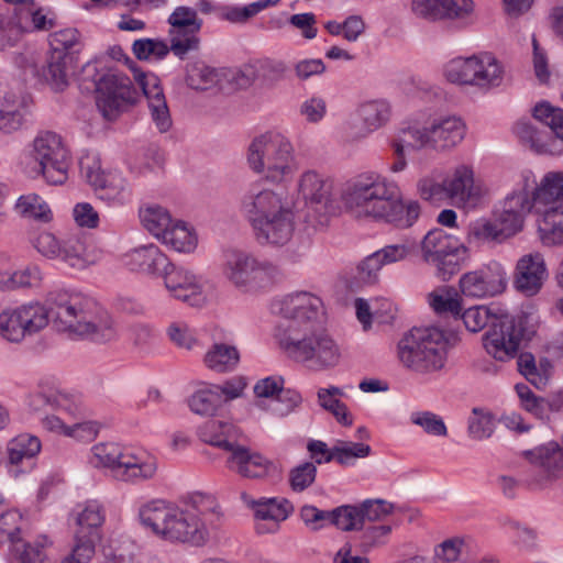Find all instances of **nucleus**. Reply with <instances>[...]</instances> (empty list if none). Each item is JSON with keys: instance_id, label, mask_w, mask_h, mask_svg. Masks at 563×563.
Returning <instances> with one entry per match:
<instances>
[{"instance_id": "1", "label": "nucleus", "mask_w": 563, "mask_h": 563, "mask_svg": "<svg viewBox=\"0 0 563 563\" xmlns=\"http://www.w3.org/2000/svg\"><path fill=\"white\" fill-rule=\"evenodd\" d=\"M221 517L217 500L201 493L191 494L181 505L152 498L137 509L139 522L146 532L164 542L192 548L210 542Z\"/></svg>"}, {"instance_id": "2", "label": "nucleus", "mask_w": 563, "mask_h": 563, "mask_svg": "<svg viewBox=\"0 0 563 563\" xmlns=\"http://www.w3.org/2000/svg\"><path fill=\"white\" fill-rule=\"evenodd\" d=\"M341 201L356 219L385 221L399 229L412 227L421 213L417 200H402L398 186L374 172L349 180L341 191Z\"/></svg>"}, {"instance_id": "3", "label": "nucleus", "mask_w": 563, "mask_h": 563, "mask_svg": "<svg viewBox=\"0 0 563 563\" xmlns=\"http://www.w3.org/2000/svg\"><path fill=\"white\" fill-rule=\"evenodd\" d=\"M54 324L58 331L74 339L107 343L117 339L112 317L93 299L80 294L59 290L49 297Z\"/></svg>"}, {"instance_id": "4", "label": "nucleus", "mask_w": 563, "mask_h": 563, "mask_svg": "<svg viewBox=\"0 0 563 563\" xmlns=\"http://www.w3.org/2000/svg\"><path fill=\"white\" fill-rule=\"evenodd\" d=\"M241 210L261 245L284 246L296 230V212L287 195L273 189L250 191Z\"/></svg>"}, {"instance_id": "5", "label": "nucleus", "mask_w": 563, "mask_h": 563, "mask_svg": "<svg viewBox=\"0 0 563 563\" xmlns=\"http://www.w3.org/2000/svg\"><path fill=\"white\" fill-rule=\"evenodd\" d=\"M91 465L104 468L118 482L137 485L154 479L158 473V459L141 446L98 443L91 448Z\"/></svg>"}, {"instance_id": "6", "label": "nucleus", "mask_w": 563, "mask_h": 563, "mask_svg": "<svg viewBox=\"0 0 563 563\" xmlns=\"http://www.w3.org/2000/svg\"><path fill=\"white\" fill-rule=\"evenodd\" d=\"M449 341L438 328H413L398 341L397 357L408 371L431 375L444 368Z\"/></svg>"}, {"instance_id": "7", "label": "nucleus", "mask_w": 563, "mask_h": 563, "mask_svg": "<svg viewBox=\"0 0 563 563\" xmlns=\"http://www.w3.org/2000/svg\"><path fill=\"white\" fill-rule=\"evenodd\" d=\"M251 169L274 184H283L297 172L294 145L279 131H267L256 136L249 146Z\"/></svg>"}, {"instance_id": "8", "label": "nucleus", "mask_w": 563, "mask_h": 563, "mask_svg": "<svg viewBox=\"0 0 563 563\" xmlns=\"http://www.w3.org/2000/svg\"><path fill=\"white\" fill-rule=\"evenodd\" d=\"M278 340L289 357L314 369L334 367L341 360L340 345L319 324L292 327L291 333H278Z\"/></svg>"}, {"instance_id": "9", "label": "nucleus", "mask_w": 563, "mask_h": 563, "mask_svg": "<svg viewBox=\"0 0 563 563\" xmlns=\"http://www.w3.org/2000/svg\"><path fill=\"white\" fill-rule=\"evenodd\" d=\"M219 267L222 277L244 292L264 288L278 276L275 264L240 250L224 251Z\"/></svg>"}, {"instance_id": "10", "label": "nucleus", "mask_w": 563, "mask_h": 563, "mask_svg": "<svg viewBox=\"0 0 563 563\" xmlns=\"http://www.w3.org/2000/svg\"><path fill=\"white\" fill-rule=\"evenodd\" d=\"M29 157L37 164L38 173L51 185L68 179L71 154L63 136L53 131H40L29 145Z\"/></svg>"}, {"instance_id": "11", "label": "nucleus", "mask_w": 563, "mask_h": 563, "mask_svg": "<svg viewBox=\"0 0 563 563\" xmlns=\"http://www.w3.org/2000/svg\"><path fill=\"white\" fill-rule=\"evenodd\" d=\"M466 133L464 122L456 117H441L427 121L424 124L415 122L406 128L405 141L412 150L431 148L448 151L459 145Z\"/></svg>"}, {"instance_id": "12", "label": "nucleus", "mask_w": 563, "mask_h": 563, "mask_svg": "<svg viewBox=\"0 0 563 563\" xmlns=\"http://www.w3.org/2000/svg\"><path fill=\"white\" fill-rule=\"evenodd\" d=\"M48 320L47 309L38 302L7 308L0 312V336L20 343L45 329Z\"/></svg>"}, {"instance_id": "13", "label": "nucleus", "mask_w": 563, "mask_h": 563, "mask_svg": "<svg viewBox=\"0 0 563 563\" xmlns=\"http://www.w3.org/2000/svg\"><path fill=\"white\" fill-rule=\"evenodd\" d=\"M97 107L104 119L114 120L137 100L131 79L120 73L104 74L96 86Z\"/></svg>"}, {"instance_id": "14", "label": "nucleus", "mask_w": 563, "mask_h": 563, "mask_svg": "<svg viewBox=\"0 0 563 563\" xmlns=\"http://www.w3.org/2000/svg\"><path fill=\"white\" fill-rule=\"evenodd\" d=\"M422 260L437 269L442 280L460 271V246L456 239L441 229L429 231L421 241Z\"/></svg>"}, {"instance_id": "15", "label": "nucleus", "mask_w": 563, "mask_h": 563, "mask_svg": "<svg viewBox=\"0 0 563 563\" xmlns=\"http://www.w3.org/2000/svg\"><path fill=\"white\" fill-rule=\"evenodd\" d=\"M323 308L320 297L308 291H296L275 303L276 311L287 320L279 327V333H291L292 327L300 329L319 324L318 318Z\"/></svg>"}, {"instance_id": "16", "label": "nucleus", "mask_w": 563, "mask_h": 563, "mask_svg": "<svg viewBox=\"0 0 563 563\" xmlns=\"http://www.w3.org/2000/svg\"><path fill=\"white\" fill-rule=\"evenodd\" d=\"M410 10L426 21L467 25L473 20L475 3L473 0H411Z\"/></svg>"}, {"instance_id": "17", "label": "nucleus", "mask_w": 563, "mask_h": 563, "mask_svg": "<svg viewBox=\"0 0 563 563\" xmlns=\"http://www.w3.org/2000/svg\"><path fill=\"white\" fill-rule=\"evenodd\" d=\"M522 329L508 317L495 318L483 336L486 353L498 362H508L518 355Z\"/></svg>"}, {"instance_id": "18", "label": "nucleus", "mask_w": 563, "mask_h": 563, "mask_svg": "<svg viewBox=\"0 0 563 563\" xmlns=\"http://www.w3.org/2000/svg\"><path fill=\"white\" fill-rule=\"evenodd\" d=\"M523 455L537 468L536 475L528 481L531 488L547 487L563 477V446L558 442H547L525 451Z\"/></svg>"}, {"instance_id": "19", "label": "nucleus", "mask_w": 563, "mask_h": 563, "mask_svg": "<svg viewBox=\"0 0 563 563\" xmlns=\"http://www.w3.org/2000/svg\"><path fill=\"white\" fill-rule=\"evenodd\" d=\"M459 285L466 297H494L506 289L507 272L500 263L492 261L476 271L465 273Z\"/></svg>"}, {"instance_id": "20", "label": "nucleus", "mask_w": 563, "mask_h": 563, "mask_svg": "<svg viewBox=\"0 0 563 563\" xmlns=\"http://www.w3.org/2000/svg\"><path fill=\"white\" fill-rule=\"evenodd\" d=\"M532 208L531 188L526 179L523 185L506 196L500 208L494 212V217L512 238L523 230L526 217Z\"/></svg>"}, {"instance_id": "21", "label": "nucleus", "mask_w": 563, "mask_h": 563, "mask_svg": "<svg viewBox=\"0 0 563 563\" xmlns=\"http://www.w3.org/2000/svg\"><path fill=\"white\" fill-rule=\"evenodd\" d=\"M451 203L457 208L475 207L482 200L484 190L475 181L471 166L461 164L444 178Z\"/></svg>"}, {"instance_id": "22", "label": "nucleus", "mask_w": 563, "mask_h": 563, "mask_svg": "<svg viewBox=\"0 0 563 563\" xmlns=\"http://www.w3.org/2000/svg\"><path fill=\"white\" fill-rule=\"evenodd\" d=\"M131 69L135 82L147 99L152 121L159 132H167L172 126V118L158 77L152 73H144L135 67Z\"/></svg>"}, {"instance_id": "23", "label": "nucleus", "mask_w": 563, "mask_h": 563, "mask_svg": "<svg viewBox=\"0 0 563 563\" xmlns=\"http://www.w3.org/2000/svg\"><path fill=\"white\" fill-rule=\"evenodd\" d=\"M548 268L543 255L539 252L521 256L515 269V287L526 296H534L548 278Z\"/></svg>"}, {"instance_id": "24", "label": "nucleus", "mask_w": 563, "mask_h": 563, "mask_svg": "<svg viewBox=\"0 0 563 563\" xmlns=\"http://www.w3.org/2000/svg\"><path fill=\"white\" fill-rule=\"evenodd\" d=\"M161 276L166 289L174 298L190 306H200L205 301L201 286L197 277L189 271L169 263V267Z\"/></svg>"}, {"instance_id": "25", "label": "nucleus", "mask_w": 563, "mask_h": 563, "mask_svg": "<svg viewBox=\"0 0 563 563\" xmlns=\"http://www.w3.org/2000/svg\"><path fill=\"white\" fill-rule=\"evenodd\" d=\"M76 529L74 531V540L78 543H91L96 550V543L100 540V528L106 520V510L103 506L96 501L89 500L74 512Z\"/></svg>"}, {"instance_id": "26", "label": "nucleus", "mask_w": 563, "mask_h": 563, "mask_svg": "<svg viewBox=\"0 0 563 563\" xmlns=\"http://www.w3.org/2000/svg\"><path fill=\"white\" fill-rule=\"evenodd\" d=\"M227 466L229 470L247 478H263L275 470L271 461L260 454L251 453L250 450L240 442L230 452Z\"/></svg>"}, {"instance_id": "27", "label": "nucleus", "mask_w": 563, "mask_h": 563, "mask_svg": "<svg viewBox=\"0 0 563 563\" xmlns=\"http://www.w3.org/2000/svg\"><path fill=\"white\" fill-rule=\"evenodd\" d=\"M298 191L306 202L327 208L332 202L333 181L329 177L309 169L300 175Z\"/></svg>"}, {"instance_id": "28", "label": "nucleus", "mask_w": 563, "mask_h": 563, "mask_svg": "<svg viewBox=\"0 0 563 563\" xmlns=\"http://www.w3.org/2000/svg\"><path fill=\"white\" fill-rule=\"evenodd\" d=\"M102 252L89 240L81 236H71L63 241L60 260L74 268L82 269L96 264Z\"/></svg>"}, {"instance_id": "29", "label": "nucleus", "mask_w": 563, "mask_h": 563, "mask_svg": "<svg viewBox=\"0 0 563 563\" xmlns=\"http://www.w3.org/2000/svg\"><path fill=\"white\" fill-rule=\"evenodd\" d=\"M531 201L536 210L563 209V172H549L532 191Z\"/></svg>"}, {"instance_id": "30", "label": "nucleus", "mask_w": 563, "mask_h": 563, "mask_svg": "<svg viewBox=\"0 0 563 563\" xmlns=\"http://www.w3.org/2000/svg\"><path fill=\"white\" fill-rule=\"evenodd\" d=\"M505 78V67L489 52L474 54V87L492 89L499 87Z\"/></svg>"}, {"instance_id": "31", "label": "nucleus", "mask_w": 563, "mask_h": 563, "mask_svg": "<svg viewBox=\"0 0 563 563\" xmlns=\"http://www.w3.org/2000/svg\"><path fill=\"white\" fill-rule=\"evenodd\" d=\"M128 265L132 271L161 276L169 267L168 257L155 244L143 245L128 254Z\"/></svg>"}, {"instance_id": "32", "label": "nucleus", "mask_w": 563, "mask_h": 563, "mask_svg": "<svg viewBox=\"0 0 563 563\" xmlns=\"http://www.w3.org/2000/svg\"><path fill=\"white\" fill-rule=\"evenodd\" d=\"M198 435L205 443L230 453L239 443L240 431L232 423L211 419L199 427Z\"/></svg>"}, {"instance_id": "33", "label": "nucleus", "mask_w": 563, "mask_h": 563, "mask_svg": "<svg viewBox=\"0 0 563 563\" xmlns=\"http://www.w3.org/2000/svg\"><path fill=\"white\" fill-rule=\"evenodd\" d=\"M518 140L538 154H558L559 146L548 131L539 130L530 120H518L514 128Z\"/></svg>"}, {"instance_id": "34", "label": "nucleus", "mask_w": 563, "mask_h": 563, "mask_svg": "<svg viewBox=\"0 0 563 563\" xmlns=\"http://www.w3.org/2000/svg\"><path fill=\"white\" fill-rule=\"evenodd\" d=\"M242 501L250 507L257 519L280 522L288 518L292 507L285 498L254 499L249 494H241Z\"/></svg>"}, {"instance_id": "35", "label": "nucleus", "mask_w": 563, "mask_h": 563, "mask_svg": "<svg viewBox=\"0 0 563 563\" xmlns=\"http://www.w3.org/2000/svg\"><path fill=\"white\" fill-rule=\"evenodd\" d=\"M391 115V109L385 100H372L362 103L357 108V118L361 122V131L356 134L364 137L385 125Z\"/></svg>"}, {"instance_id": "36", "label": "nucleus", "mask_w": 563, "mask_h": 563, "mask_svg": "<svg viewBox=\"0 0 563 563\" xmlns=\"http://www.w3.org/2000/svg\"><path fill=\"white\" fill-rule=\"evenodd\" d=\"M510 239L506 230L499 224L498 220L489 218H479L470 223L466 240L470 244L479 246L489 243H503Z\"/></svg>"}, {"instance_id": "37", "label": "nucleus", "mask_w": 563, "mask_h": 563, "mask_svg": "<svg viewBox=\"0 0 563 563\" xmlns=\"http://www.w3.org/2000/svg\"><path fill=\"white\" fill-rule=\"evenodd\" d=\"M96 196L108 205H123L131 199L132 192L121 174L107 173L100 184L93 187Z\"/></svg>"}, {"instance_id": "38", "label": "nucleus", "mask_w": 563, "mask_h": 563, "mask_svg": "<svg viewBox=\"0 0 563 563\" xmlns=\"http://www.w3.org/2000/svg\"><path fill=\"white\" fill-rule=\"evenodd\" d=\"M161 242L176 252L190 253L197 247L198 236L189 224L181 220H175Z\"/></svg>"}, {"instance_id": "39", "label": "nucleus", "mask_w": 563, "mask_h": 563, "mask_svg": "<svg viewBox=\"0 0 563 563\" xmlns=\"http://www.w3.org/2000/svg\"><path fill=\"white\" fill-rule=\"evenodd\" d=\"M222 76L221 69L209 66L202 60H194L186 66V82L196 90H207L217 86Z\"/></svg>"}, {"instance_id": "40", "label": "nucleus", "mask_w": 563, "mask_h": 563, "mask_svg": "<svg viewBox=\"0 0 563 563\" xmlns=\"http://www.w3.org/2000/svg\"><path fill=\"white\" fill-rule=\"evenodd\" d=\"M532 115L536 120L550 128L549 135L555 140L559 146L556 155L563 153V109L553 107L547 101L534 106Z\"/></svg>"}, {"instance_id": "41", "label": "nucleus", "mask_w": 563, "mask_h": 563, "mask_svg": "<svg viewBox=\"0 0 563 563\" xmlns=\"http://www.w3.org/2000/svg\"><path fill=\"white\" fill-rule=\"evenodd\" d=\"M41 451V441L37 437L22 433L11 439L7 444L8 462L19 466L24 461L32 460Z\"/></svg>"}, {"instance_id": "42", "label": "nucleus", "mask_w": 563, "mask_h": 563, "mask_svg": "<svg viewBox=\"0 0 563 563\" xmlns=\"http://www.w3.org/2000/svg\"><path fill=\"white\" fill-rule=\"evenodd\" d=\"M541 214L539 220V232L541 240L547 245H559L563 243V209L537 210Z\"/></svg>"}, {"instance_id": "43", "label": "nucleus", "mask_w": 563, "mask_h": 563, "mask_svg": "<svg viewBox=\"0 0 563 563\" xmlns=\"http://www.w3.org/2000/svg\"><path fill=\"white\" fill-rule=\"evenodd\" d=\"M343 396V390L335 386L320 388L317 393L320 407L331 412L339 423L350 427L353 423V417L347 410L346 405L341 401Z\"/></svg>"}, {"instance_id": "44", "label": "nucleus", "mask_w": 563, "mask_h": 563, "mask_svg": "<svg viewBox=\"0 0 563 563\" xmlns=\"http://www.w3.org/2000/svg\"><path fill=\"white\" fill-rule=\"evenodd\" d=\"M287 74V66L282 60L275 59H260L247 66L242 71L243 76L249 79H261L263 82L273 84L285 78Z\"/></svg>"}, {"instance_id": "45", "label": "nucleus", "mask_w": 563, "mask_h": 563, "mask_svg": "<svg viewBox=\"0 0 563 563\" xmlns=\"http://www.w3.org/2000/svg\"><path fill=\"white\" fill-rule=\"evenodd\" d=\"M518 371L537 388H543L550 378L552 366L549 361L536 363L534 356L529 352H523L517 358Z\"/></svg>"}, {"instance_id": "46", "label": "nucleus", "mask_w": 563, "mask_h": 563, "mask_svg": "<svg viewBox=\"0 0 563 563\" xmlns=\"http://www.w3.org/2000/svg\"><path fill=\"white\" fill-rule=\"evenodd\" d=\"M23 115L14 93L8 91L0 82V130L11 133L20 129Z\"/></svg>"}, {"instance_id": "47", "label": "nucleus", "mask_w": 563, "mask_h": 563, "mask_svg": "<svg viewBox=\"0 0 563 563\" xmlns=\"http://www.w3.org/2000/svg\"><path fill=\"white\" fill-rule=\"evenodd\" d=\"M140 218L143 227L159 241L175 222L169 212L161 206H147L141 209Z\"/></svg>"}, {"instance_id": "48", "label": "nucleus", "mask_w": 563, "mask_h": 563, "mask_svg": "<svg viewBox=\"0 0 563 563\" xmlns=\"http://www.w3.org/2000/svg\"><path fill=\"white\" fill-rule=\"evenodd\" d=\"M428 302L438 314L450 313L456 317L462 310L459 292L449 286L438 287L431 291L428 295Z\"/></svg>"}, {"instance_id": "49", "label": "nucleus", "mask_w": 563, "mask_h": 563, "mask_svg": "<svg viewBox=\"0 0 563 563\" xmlns=\"http://www.w3.org/2000/svg\"><path fill=\"white\" fill-rule=\"evenodd\" d=\"M240 361V354L234 346L214 344L205 356L206 365L218 373L232 371Z\"/></svg>"}, {"instance_id": "50", "label": "nucleus", "mask_w": 563, "mask_h": 563, "mask_svg": "<svg viewBox=\"0 0 563 563\" xmlns=\"http://www.w3.org/2000/svg\"><path fill=\"white\" fill-rule=\"evenodd\" d=\"M15 209L24 218L42 222H49L53 219V212L49 206L37 194H26L21 196L16 200Z\"/></svg>"}, {"instance_id": "51", "label": "nucleus", "mask_w": 563, "mask_h": 563, "mask_svg": "<svg viewBox=\"0 0 563 563\" xmlns=\"http://www.w3.org/2000/svg\"><path fill=\"white\" fill-rule=\"evenodd\" d=\"M74 59L70 55L51 53L43 75L54 90H64L68 85L67 65Z\"/></svg>"}, {"instance_id": "52", "label": "nucleus", "mask_w": 563, "mask_h": 563, "mask_svg": "<svg viewBox=\"0 0 563 563\" xmlns=\"http://www.w3.org/2000/svg\"><path fill=\"white\" fill-rule=\"evenodd\" d=\"M191 411L198 415H212L223 404L218 387L205 386L196 390L188 400Z\"/></svg>"}, {"instance_id": "53", "label": "nucleus", "mask_w": 563, "mask_h": 563, "mask_svg": "<svg viewBox=\"0 0 563 563\" xmlns=\"http://www.w3.org/2000/svg\"><path fill=\"white\" fill-rule=\"evenodd\" d=\"M199 32L189 27L170 26L168 32L170 51L179 58H184L189 52L197 51L200 45Z\"/></svg>"}, {"instance_id": "54", "label": "nucleus", "mask_w": 563, "mask_h": 563, "mask_svg": "<svg viewBox=\"0 0 563 563\" xmlns=\"http://www.w3.org/2000/svg\"><path fill=\"white\" fill-rule=\"evenodd\" d=\"M47 539L34 543L24 542L22 539L15 541L9 549L14 563H45L44 548Z\"/></svg>"}, {"instance_id": "55", "label": "nucleus", "mask_w": 563, "mask_h": 563, "mask_svg": "<svg viewBox=\"0 0 563 563\" xmlns=\"http://www.w3.org/2000/svg\"><path fill=\"white\" fill-rule=\"evenodd\" d=\"M444 76L453 84L474 86V55L450 60L445 65Z\"/></svg>"}, {"instance_id": "56", "label": "nucleus", "mask_w": 563, "mask_h": 563, "mask_svg": "<svg viewBox=\"0 0 563 563\" xmlns=\"http://www.w3.org/2000/svg\"><path fill=\"white\" fill-rule=\"evenodd\" d=\"M330 523L342 531L362 529L363 518L360 507L344 505L331 510Z\"/></svg>"}, {"instance_id": "57", "label": "nucleus", "mask_w": 563, "mask_h": 563, "mask_svg": "<svg viewBox=\"0 0 563 563\" xmlns=\"http://www.w3.org/2000/svg\"><path fill=\"white\" fill-rule=\"evenodd\" d=\"M495 430L494 417L489 411L474 408L468 419L467 431L475 440H485L492 437Z\"/></svg>"}, {"instance_id": "58", "label": "nucleus", "mask_w": 563, "mask_h": 563, "mask_svg": "<svg viewBox=\"0 0 563 563\" xmlns=\"http://www.w3.org/2000/svg\"><path fill=\"white\" fill-rule=\"evenodd\" d=\"M69 398L65 393L52 390L36 391L29 397V407L34 411H41L46 407L68 409Z\"/></svg>"}, {"instance_id": "59", "label": "nucleus", "mask_w": 563, "mask_h": 563, "mask_svg": "<svg viewBox=\"0 0 563 563\" xmlns=\"http://www.w3.org/2000/svg\"><path fill=\"white\" fill-rule=\"evenodd\" d=\"M23 518L18 510H8L0 515V544L9 543L10 547L18 540Z\"/></svg>"}, {"instance_id": "60", "label": "nucleus", "mask_w": 563, "mask_h": 563, "mask_svg": "<svg viewBox=\"0 0 563 563\" xmlns=\"http://www.w3.org/2000/svg\"><path fill=\"white\" fill-rule=\"evenodd\" d=\"M32 245L35 250L49 260L59 258L63 253V242L57 236L48 231H41L34 234L31 239Z\"/></svg>"}, {"instance_id": "61", "label": "nucleus", "mask_w": 563, "mask_h": 563, "mask_svg": "<svg viewBox=\"0 0 563 563\" xmlns=\"http://www.w3.org/2000/svg\"><path fill=\"white\" fill-rule=\"evenodd\" d=\"M132 49L139 59H162L169 53L170 46L161 40L142 38L134 41Z\"/></svg>"}, {"instance_id": "62", "label": "nucleus", "mask_w": 563, "mask_h": 563, "mask_svg": "<svg viewBox=\"0 0 563 563\" xmlns=\"http://www.w3.org/2000/svg\"><path fill=\"white\" fill-rule=\"evenodd\" d=\"M49 44L51 53L73 56V53L77 52L75 47L79 45V34L75 29L57 31L49 35Z\"/></svg>"}, {"instance_id": "63", "label": "nucleus", "mask_w": 563, "mask_h": 563, "mask_svg": "<svg viewBox=\"0 0 563 563\" xmlns=\"http://www.w3.org/2000/svg\"><path fill=\"white\" fill-rule=\"evenodd\" d=\"M461 318L468 331L478 332L488 324L490 327L494 319L498 317L493 314L486 306H475L466 309Z\"/></svg>"}, {"instance_id": "64", "label": "nucleus", "mask_w": 563, "mask_h": 563, "mask_svg": "<svg viewBox=\"0 0 563 563\" xmlns=\"http://www.w3.org/2000/svg\"><path fill=\"white\" fill-rule=\"evenodd\" d=\"M410 421L423 429V431L433 437H445L448 434L446 426L443 419L431 411H417L410 416Z\"/></svg>"}]
</instances>
